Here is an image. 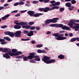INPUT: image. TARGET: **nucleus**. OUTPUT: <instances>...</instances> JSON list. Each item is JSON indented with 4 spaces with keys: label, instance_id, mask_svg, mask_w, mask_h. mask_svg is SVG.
I'll return each instance as SVG.
<instances>
[{
    "label": "nucleus",
    "instance_id": "1",
    "mask_svg": "<svg viewBox=\"0 0 79 79\" xmlns=\"http://www.w3.org/2000/svg\"><path fill=\"white\" fill-rule=\"evenodd\" d=\"M79 23V20H76L71 19L70 22L68 23V26H69L70 27L74 29L75 31H78L79 30V24L75 23Z\"/></svg>",
    "mask_w": 79,
    "mask_h": 79
},
{
    "label": "nucleus",
    "instance_id": "2",
    "mask_svg": "<svg viewBox=\"0 0 79 79\" xmlns=\"http://www.w3.org/2000/svg\"><path fill=\"white\" fill-rule=\"evenodd\" d=\"M63 35H64V34H61L60 35V34L59 33H54L52 35V36H54L56 39L57 40H63L67 39V37H63Z\"/></svg>",
    "mask_w": 79,
    "mask_h": 79
},
{
    "label": "nucleus",
    "instance_id": "3",
    "mask_svg": "<svg viewBox=\"0 0 79 79\" xmlns=\"http://www.w3.org/2000/svg\"><path fill=\"white\" fill-rule=\"evenodd\" d=\"M50 59V57L47 56H44L43 58L42 59V61L46 64H50V63L55 62V59Z\"/></svg>",
    "mask_w": 79,
    "mask_h": 79
},
{
    "label": "nucleus",
    "instance_id": "4",
    "mask_svg": "<svg viewBox=\"0 0 79 79\" xmlns=\"http://www.w3.org/2000/svg\"><path fill=\"white\" fill-rule=\"evenodd\" d=\"M35 52H33L32 53H31L29 54V56H27L28 59L29 60H32L33 58H36L34 60L35 61H39L40 60V59L39 58V56H35Z\"/></svg>",
    "mask_w": 79,
    "mask_h": 79
},
{
    "label": "nucleus",
    "instance_id": "5",
    "mask_svg": "<svg viewBox=\"0 0 79 79\" xmlns=\"http://www.w3.org/2000/svg\"><path fill=\"white\" fill-rule=\"evenodd\" d=\"M59 18H53L52 19H48L46 20V22L44 24H43V26H44L45 25H48L50 23H57V21L56 20H58Z\"/></svg>",
    "mask_w": 79,
    "mask_h": 79
},
{
    "label": "nucleus",
    "instance_id": "6",
    "mask_svg": "<svg viewBox=\"0 0 79 79\" xmlns=\"http://www.w3.org/2000/svg\"><path fill=\"white\" fill-rule=\"evenodd\" d=\"M27 13L30 15V16L31 17H39L40 16H42V15H44V13H38L36 14H34L35 12L32 10H29L27 12Z\"/></svg>",
    "mask_w": 79,
    "mask_h": 79
},
{
    "label": "nucleus",
    "instance_id": "7",
    "mask_svg": "<svg viewBox=\"0 0 79 79\" xmlns=\"http://www.w3.org/2000/svg\"><path fill=\"white\" fill-rule=\"evenodd\" d=\"M52 8L50 9L48 7H46L44 8V12H47L48 11H52L55 9H59V7L58 6H54L52 7Z\"/></svg>",
    "mask_w": 79,
    "mask_h": 79
},
{
    "label": "nucleus",
    "instance_id": "8",
    "mask_svg": "<svg viewBox=\"0 0 79 79\" xmlns=\"http://www.w3.org/2000/svg\"><path fill=\"white\" fill-rule=\"evenodd\" d=\"M9 55L10 56H18L19 55H21L22 54V52L21 51H18L17 52L15 53H11L10 52Z\"/></svg>",
    "mask_w": 79,
    "mask_h": 79
},
{
    "label": "nucleus",
    "instance_id": "9",
    "mask_svg": "<svg viewBox=\"0 0 79 79\" xmlns=\"http://www.w3.org/2000/svg\"><path fill=\"white\" fill-rule=\"evenodd\" d=\"M14 24H15L17 25H20V26H23V25H27V23L22 22L20 23H18L16 21H14Z\"/></svg>",
    "mask_w": 79,
    "mask_h": 79
},
{
    "label": "nucleus",
    "instance_id": "10",
    "mask_svg": "<svg viewBox=\"0 0 79 79\" xmlns=\"http://www.w3.org/2000/svg\"><path fill=\"white\" fill-rule=\"evenodd\" d=\"M15 36L16 37H21V31H17L14 32Z\"/></svg>",
    "mask_w": 79,
    "mask_h": 79
},
{
    "label": "nucleus",
    "instance_id": "11",
    "mask_svg": "<svg viewBox=\"0 0 79 79\" xmlns=\"http://www.w3.org/2000/svg\"><path fill=\"white\" fill-rule=\"evenodd\" d=\"M11 49L10 48L7 49L6 48H4L3 49H2V52H3V53L7 52V53L9 55H10L9 53H10H10H11Z\"/></svg>",
    "mask_w": 79,
    "mask_h": 79
},
{
    "label": "nucleus",
    "instance_id": "12",
    "mask_svg": "<svg viewBox=\"0 0 79 79\" xmlns=\"http://www.w3.org/2000/svg\"><path fill=\"white\" fill-rule=\"evenodd\" d=\"M8 55L9 54L8 53H6L3 55V56L4 58H5L6 59H9L11 58V57L9 56L10 55Z\"/></svg>",
    "mask_w": 79,
    "mask_h": 79
},
{
    "label": "nucleus",
    "instance_id": "13",
    "mask_svg": "<svg viewBox=\"0 0 79 79\" xmlns=\"http://www.w3.org/2000/svg\"><path fill=\"white\" fill-rule=\"evenodd\" d=\"M27 36L31 37L32 36L34 35V31H30V32L28 33L27 34Z\"/></svg>",
    "mask_w": 79,
    "mask_h": 79
},
{
    "label": "nucleus",
    "instance_id": "14",
    "mask_svg": "<svg viewBox=\"0 0 79 79\" xmlns=\"http://www.w3.org/2000/svg\"><path fill=\"white\" fill-rule=\"evenodd\" d=\"M62 29L63 30H65V29H66V30H70L69 28L65 25H64V26H63H63L62 27Z\"/></svg>",
    "mask_w": 79,
    "mask_h": 79
},
{
    "label": "nucleus",
    "instance_id": "15",
    "mask_svg": "<svg viewBox=\"0 0 79 79\" xmlns=\"http://www.w3.org/2000/svg\"><path fill=\"white\" fill-rule=\"evenodd\" d=\"M65 5V6H67V7H68L69 8L71 6V3L69 2L66 3Z\"/></svg>",
    "mask_w": 79,
    "mask_h": 79
},
{
    "label": "nucleus",
    "instance_id": "16",
    "mask_svg": "<svg viewBox=\"0 0 79 79\" xmlns=\"http://www.w3.org/2000/svg\"><path fill=\"white\" fill-rule=\"evenodd\" d=\"M14 27L16 29H19L21 28V27L20 25H15L14 26Z\"/></svg>",
    "mask_w": 79,
    "mask_h": 79
},
{
    "label": "nucleus",
    "instance_id": "17",
    "mask_svg": "<svg viewBox=\"0 0 79 79\" xmlns=\"http://www.w3.org/2000/svg\"><path fill=\"white\" fill-rule=\"evenodd\" d=\"M5 41V40L3 39H0V42L1 43V44L2 45H5V44H6V42H4Z\"/></svg>",
    "mask_w": 79,
    "mask_h": 79
},
{
    "label": "nucleus",
    "instance_id": "18",
    "mask_svg": "<svg viewBox=\"0 0 79 79\" xmlns=\"http://www.w3.org/2000/svg\"><path fill=\"white\" fill-rule=\"evenodd\" d=\"M9 36H10V37H14L15 35V33H14L13 32H10V33H9Z\"/></svg>",
    "mask_w": 79,
    "mask_h": 79
},
{
    "label": "nucleus",
    "instance_id": "19",
    "mask_svg": "<svg viewBox=\"0 0 79 79\" xmlns=\"http://www.w3.org/2000/svg\"><path fill=\"white\" fill-rule=\"evenodd\" d=\"M58 58H59V59H62L64 58V56L62 54H60L58 56Z\"/></svg>",
    "mask_w": 79,
    "mask_h": 79
},
{
    "label": "nucleus",
    "instance_id": "20",
    "mask_svg": "<svg viewBox=\"0 0 79 79\" xmlns=\"http://www.w3.org/2000/svg\"><path fill=\"white\" fill-rule=\"evenodd\" d=\"M63 26V25L62 24H56V27H60L62 28V27Z\"/></svg>",
    "mask_w": 79,
    "mask_h": 79
},
{
    "label": "nucleus",
    "instance_id": "21",
    "mask_svg": "<svg viewBox=\"0 0 79 79\" xmlns=\"http://www.w3.org/2000/svg\"><path fill=\"white\" fill-rule=\"evenodd\" d=\"M4 39H5V40H8V41H11V39L9 37H4Z\"/></svg>",
    "mask_w": 79,
    "mask_h": 79
},
{
    "label": "nucleus",
    "instance_id": "22",
    "mask_svg": "<svg viewBox=\"0 0 79 79\" xmlns=\"http://www.w3.org/2000/svg\"><path fill=\"white\" fill-rule=\"evenodd\" d=\"M76 40V38H72L71 40H70V42H75Z\"/></svg>",
    "mask_w": 79,
    "mask_h": 79
},
{
    "label": "nucleus",
    "instance_id": "23",
    "mask_svg": "<svg viewBox=\"0 0 79 79\" xmlns=\"http://www.w3.org/2000/svg\"><path fill=\"white\" fill-rule=\"evenodd\" d=\"M17 50L16 49H12V52L14 53H16Z\"/></svg>",
    "mask_w": 79,
    "mask_h": 79
},
{
    "label": "nucleus",
    "instance_id": "24",
    "mask_svg": "<svg viewBox=\"0 0 79 79\" xmlns=\"http://www.w3.org/2000/svg\"><path fill=\"white\" fill-rule=\"evenodd\" d=\"M28 59V57H27H27L26 56H24L23 57V59L24 61H26Z\"/></svg>",
    "mask_w": 79,
    "mask_h": 79
},
{
    "label": "nucleus",
    "instance_id": "25",
    "mask_svg": "<svg viewBox=\"0 0 79 79\" xmlns=\"http://www.w3.org/2000/svg\"><path fill=\"white\" fill-rule=\"evenodd\" d=\"M74 8V6H71L70 7L68 8V9L70 11H72Z\"/></svg>",
    "mask_w": 79,
    "mask_h": 79
},
{
    "label": "nucleus",
    "instance_id": "26",
    "mask_svg": "<svg viewBox=\"0 0 79 79\" xmlns=\"http://www.w3.org/2000/svg\"><path fill=\"white\" fill-rule=\"evenodd\" d=\"M10 32V31H4V34H5V35H9Z\"/></svg>",
    "mask_w": 79,
    "mask_h": 79
},
{
    "label": "nucleus",
    "instance_id": "27",
    "mask_svg": "<svg viewBox=\"0 0 79 79\" xmlns=\"http://www.w3.org/2000/svg\"><path fill=\"white\" fill-rule=\"evenodd\" d=\"M43 46V45L42 44H39L36 45V47L37 48H41Z\"/></svg>",
    "mask_w": 79,
    "mask_h": 79
},
{
    "label": "nucleus",
    "instance_id": "28",
    "mask_svg": "<svg viewBox=\"0 0 79 79\" xmlns=\"http://www.w3.org/2000/svg\"><path fill=\"white\" fill-rule=\"evenodd\" d=\"M57 24H52L49 25L51 27H56Z\"/></svg>",
    "mask_w": 79,
    "mask_h": 79
},
{
    "label": "nucleus",
    "instance_id": "29",
    "mask_svg": "<svg viewBox=\"0 0 79 79\" xmlns=\"http://www.w3.org/2000/svg\"><path fill=\"white\" fill-rule=\"evenodd\" d=\"M64 10V8L63 7H61L59 9L60 12H63Z\"/></svg>",
    "mask_w": 79,
    "mask_h": 79
},
{
    "label": "nucleus",
    "instance_id": "30",
    "mask_svg": "<svg viewBox=\"0 0 79 79\" xmlns=\"http://www.w3.org/2000/svg\"><path fill=\"white\" fill-rule=\"evenodd\" d=\"M56 6H59L60 5V2H55Z\"/></svg>",
    "mask_w": 79,
    "mask_h": 79
},
{
    "label": "nucleus",
    "instance_id": "31",
    "mask_svg": "<svg viewBox=\"0 0 79 79\" xmlns=\"http://www.w3.org/2000/svg\"><path fill=\"white\" fill-rule=\"evenodd\" d=\"M32 3L33 4H37V3H39V2L37 1H34L32 2Z\"/></svg>",
    "mask_w": 79,
    "mask_h": 79
},
{
    "label": "nucleus",
    "instance_id": "32",
    "mask_svg": "<svg viewBox=\"0 0 79 79\" xmlns=\"http://www.w3.org/2000/svg\"><path fill=\"white\" fill-rule=\"evenodd\" d=\"M35 29V26H32L30 27V30H34Z\"/></svg>",
    "mask_w": 79,
    "mask_h": 79
},
{
    "label": "nucleus",
    "instance_id": "33",
    "mask_svg": "<svg viewBox=\"0 0 79 79\" xmlns=\"http://www.w3.org/2000/svg\"><path fill=\"white\" fill-rule=\"evenodd\" d=\"M35 29L37 31H39L40 29V28L39 26H37L35 27Z\"/></svg>",
    "mask_w": 79,
    "mask_h": 79
},
{
    "label": "nucleus",
    "instance_id": "34",
    "mask_svg": "<svg viewBox=\"0 0 79 79\" xmlns=\"http://www.w3.org/2000/svg\"><path fill=\"white\" fill-rule=\"evenodd\" d=\"M71 2L72 4H75L76 3V1L75 0H72Z\"/></svg>",
    "mask_w": 79,
    "mask_h": 79
},
{
    "label": "nucleus",
    "instance_id": "35",
    "mask_svg": "<svg viewBox=\"0 0 79 79\" xmlns=\"http://www.w3.org/2000/svg\"><path fill=\"white\" fill-rule=\"evenodd\" d=\"M31 27V26L27 25V26H26V29H30Z\"/></svg>",
    "mask_w": 79,
    "mask_h": 79
},
{
    "label": "nucleus",
    "instance_id": "36",
    "mask_svg": "<svg viewBox=\"0 0 79 79\" xmlns=\"http://www.w3.org/2000/svg\"><path fill=\"white\" fill-rule=\"evenodd\" d=\"M6 27H7V25H4L1 27V29H5Z\"/></svg>",
    "mask_w": 79,
    "mask_h": 79
},
{
    "label": "nucleus",
    "instance_id": "37",
    "mask_svg": "<svg viewBox=\"0 0 79 79\" xmlns=\"http://www.w3.org/2000/svg\"><path fill=\"white\" fill-rule=\"evenodd\" d=\"M38 10H40V11H43L44 12V8H40L38 9Z\"/></svg>",
    "mask_w": 79,
    "mask_h": 79
},
{
    "label": "nucleus",
    "instance_id": "38",
    "mask_svg": "<svg viewBox=\"0 0 79 79\" xmlns=\"http://www.w3.org/2000/svg\"><path fill=\"white\" fill-rule=\"evenodd\" d=\"M29 61L30 63H36V62L34 61L33 60H30Z\"/></svg>",
    "mask_w": 79,
    "mask_h": 79
},
{
    "label": "nucleus",
    "instance_id": "39",
    "mask_svg": "<svg viewBox=\"0 0 79 79\" xmlns=\"http://www.w3.org/2000/svg\"><path fill=\"white\" fill-rule=\"evenodd\" d=\"M34 24V23L32 22H30L28 23V24L29 25H33Z\"/></svg>",
    "mask_w": 79,
    "mask_h": 79
},
{
    "label": "nucleus",
    "instance_id": "40",
    "mask_svg": "<svg viewBox=\"0 0 79 79\" xmlns=\"http://www.w3.org/2000/svg\"><path fill=\"white\" fill-rule=\"evenodd\" d=\"M37 52L39 53H42V51L40 49H38L37 50Z\"/></svg>",
    "mask_w": 79,
    "mask_h": 79
},
{
    "label": "nucleus",
    "instance_id": "41",
    "mask_svg": "<svg viewBox=\"0 0 79 79\" xmlns=\"http://www.w3.org/2000/svg\"><path fill=\"white\" fill-rule=\"evenodd\" d=\"M24 3L23 1H21L19 3V5H24Z\"/></svg>",
    "mask_w": 79,
    "mask_h": 79
},
{
    "label": "nucleus",
    "instance_id": "42",
    "mask_svg": "<svg viewBox=\"0 0 79 79\" xmlns=\"http://www.w3.org/2000/svg\"><path fill=\"white\" fill-rule=\"evenodd\" d=\"M50 2V0H44V3H48Z\"/></svg>",
    "mask_w": 79,
    "mask_h": 79
},
{
    "label": "nucleus",
    "instance_id": "43",
    "mask_svg": "<svg viewBox=\"0 0 79 79\" xmlns=\"http://www.w3.org/2000/svg\"><path fill=\"white\" fill-rule=\"evenodd\" d=\"M21 16V15H20L19 13H18L15 15V17H18L19 16Z\"/></svg>",
    "mask_w": 79,
    "mask_h": 79
},
{
    "label": "nucleus",
    "instance_id": "44",
    "mask_svg": "<svg viewBox=\"0 0 79 79\" xmlns=\"http://www.w3.org/2000/svg\"><path fill=\"white\" fill-rule=\"evenodd\" d=\"M56 2L55 0H53L51 1L50 2V3H51V4H53V3H55Z\"/></svg>",
    "mask_w": 79,
    "mask_h": 79
},
{
    "label": "nucleus",
    "instance_id": "45",
    "mask_svg": "<svg viewBox=\"0 0 79 79\" xmlns=\"http://www.w3.org/2000/svg\"><path fill=\"white\" fill-rule=\"evenodd\" d=\"M23 32L24 34H28L29 31L27 30H24Z\"/></svg>",
    "mask_w": 79,
    "mask_h": 79
},
{
    "label": "nucleus",
    "instance_id": "46",
    "mask_svg": "<svg viewBox=\"0 0 79 79\" xmlns=\"http://www.w3.org/2000/svg\"><path fill=\"white\" fill-rule=\"evenodd\" d=\"M18 5H19V2H16L14 4V6H18Z\"/></svg>",
    "mask_w": 79,
    "mask_h": 79
},
{
    "label": "nucleus",
    "instance_id": "47",
    "mask_svg": "<svg viewBox=\"0 0 79 79\" xmlns=\"http://www.w3.org/2000/svg\"><path fill=\"white\" fill-rule=\"evenodd\" d=\"M10 16V15L9 14L5 15V18H8V17H9V16Z\"/></svg>",
    "mask_w": 79,
    "mask_h": 79
},
{
    "label": "nucleus",
    "instance_id": "48",
    "mask_svg": "<svg viewBox=\"0 0 79 79\" xmlns=\"http://www.w3.org/2000/svg\"><path fill=\"white\" fill-rule=\"evenodd\" d=\"M26 11H27V10H22L21 11V13H25V12H26Z\"/></svg>",
    "mask_w": 79,
    "mask_h": 79
},
{
    "label": "nucleus",
    "instance_id": "49",
    "mask_svg": "<svg viewBox=\"0 0 79 79\" xmlns=\"http://www.w3.org/2000/svg\"><path fill=\"white\" fill-rule=\"evenodd\" d=\"M42 53H47V52L45 51L44 50H42Z\"/></svg>",
    "mask_w": 79,
    "mask_h": 79
},
{
    "label": "nucleus",
    "instance_id": "50",
    "mask_svg": "<svg viewBox=\"0 0 79 79\" xmlns=\"http://www.w3.org/2000/svg\"><path fill=\"white\" fill-rule=\"evenodd\" d=\"M2 20H5H5H6V17H5V16L3 17H2Z\"/></svg>",
    "mask_w": 79,
    "mask_h": 79
},
{
    "label": "nucleus",
    "instance_id": "51",
    "mask_svg": "<svg viewBox=\"0 0 79 79\" xmlns=\"http://www.w3.org/2000/svg\"><path fill=\"white\" fill-rule=\"evenodd\" d=\"M65 32V31L63 30L59 31V33H64Z\"/></svg>",
    "mask_w": 79,
    "mask_h": 79
},
{
    "label": "nucleus",
    "instance_id": "52",
    "mask_svg": "<svg viewBox=\"0 0 79 79\" xmlns=\"http://www.w3.org/2000/svg\"><path fill=\"white\" fill-rule=\"evenodd\" d=\"M69 35L70 36V37H72V36L73 35V34L72 33H69Z\"/></svg>",
    "mask_w": 79,
    "mask_h": 79
},
{
    "label": "nucleus",
    "instance_id": "53",
    "mask_svg": "<svg viewBox=\"0 0 79 79\" xmlns=\"http://www.w3.org/2000/svg\"><path fill=\"white\" fill-rule=\"evenodd\" d=\"M8 5H9V4L6 3L4 5V6H8Z\"/></svg>",
    "mask_w": 79,
    "mask_h": 79
},
{
    "label": "nucleus",
    "instance_id": "54",
    "mask_svg": "<svg viewBox=\"0 0 79 79\" xmlns=\"http://www.w3.org/2000/svg\"><path fill=\"white\" fill-rule=\"evenodd\" d=\"M18 12V10H15L13 11H12L11 13H17Z\"/></svg>",
    "mask_w": 79,
    "mask_h": 79
},
{
    "label": "nucleus",
    "instance_id": "55",
    "mask_svg": "<svg viewBox=\"0 0 79 79\" xmlns=\"http://www.w3.org/2000/svg\"><path fill=\"white\" fill-rule=\"evenodd\" d=\"M50 34H51V31H48L47 32V34L48 35Z\"/></svg>",
    "mask_w": 79,
    "mask_h": 79
},
{
    "label": "nucleus",
    "instance_id": "56",
    "mask_svg": "<svg viewBox=\"0 0 79 79\" xmlns=\"http://www.w3.org/2000/svg\"><path fill=\"white\" fill-rule=\"evenodd\" d=\"M4 7L3 6H0V10H3L4 9Z\"/></svg>",
    "mask_w": 79,
    "mask_h": 79
},
{
    "label": "nucleus",
    "instance_id": "57",
    "mask_svg": "<svg viewBox=\"0 0 79 79\" xmlns=\"http://www.w3.org/2000/svg\"><path fill=\"white\" fill-rule=\"evenodd\" d=\"M22 57L21 56H17L16 57V58H22Z\"/></svg>",
    "mask_w": 79,
    "mask_h": 79
},
{
    "label": "nucleus",
    "instance_id": "58",
    "mask_svg": "<svg viewBox=\"0 0 79 79\" xmlns=\"http://www.w3.org/2000/svg\"><path fill=\"white\" fill-rule=\"evenodd\" d=\"M22 26V27L23 28H26V26L25 25H23Z\"/></svg>",
    "mask_w": 79,
    "mask_h": 79
},
{
    "label": "nucleus",
    "instance_id": "59",
    "mask_svg": "<svg viewBox=\"0 0 79 79\" xmlns=\"http://www.w3.org/2000/svg\"><path fill=\"white\" fill-rule=\"evenodd\" d=\"M31 44H35V41L33 40L31 42Z\"/></svg>",
    "mask_w": 79,
    "mask_h": 79
},
{
    "label": "nucleus",
    "instance_id": "60",
    "mask_svg": "<svg viewBox=\"0 0 79 79\" xmlns=\"http://www.w3.org/2000/svg\"><path fill=\"white\" fill-rule=\"evenodd\" d=\"M51 6H56V5L55 4V3L54 4H52L51 5Z\"/></svg>",
    "mask_w": 79,
    "mask_h": 79
},
{
    "label": "nucleus",
    "instance_id": "61",
    "mask_svg": "<svg viewBox=\"0 0 79 79\" xmlns=\"http://www.w3.org/2000/svg\"><path fill=\"white\" fill-rule=\"evenodd\" d=\"M65 1L67 2H71V1H72V0H65Z\"/></svg>",
    "mask_w": 79,
    "mask_h": 79
},
{
    "label": "nucleus",
    "instance_id": "62",
    "mask_svg": "<svg viewBox=\"0 0 79 79\" xmlns=\"http://www.w3.org/2000/svg\"><path fill=\"white\" fill-rule=\"evenodd\" d=\"M25 6H30V5L27 4H26Z\"/></svg>",
    "mask_w": 79,
    "mask_h": 79
},
{
    "label": "nucleus",
    "instance_id": "63",
    "mask_svg": "<svg viewBox=\"0 0 79 79\" xmlns=\"http://www.w3.org/2000/svg\"><path fill=\"white\" fill-rule=\"evenodd\" d=\"M76 40H77V41H78V42H79V38H76Z\"/></svg>",
    "mask_w": 79,
    "mask_h": 79
},
{
    "label": "nucleus",
    "instance_id": "64",
    "mask_svg": "<svg viewBox=\"0 0 79 79\" xmlns=\"http://www.w3.org/2000/svg\"><path fill=\"white\" fill-rule=\"evenodd\" d=\"M64 35L65 37H67L68 35V34L67 33H65Z\"/></svg>",
    "mask_w": 79,
    "mask_h": 79
}]
</instances>
